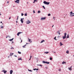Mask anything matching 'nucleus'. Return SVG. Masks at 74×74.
Instances as JSON below:
<instances>
[{"label": "nucleus", "instance_id": "nucleus-34", "mask_svg": "<svg viewBox=\"0 0 74 74\" xmlns=\"http://www.w3.org/2000/svg\"><path fill=\"white\" fill-rule=\"evenodd\" d=\"M59 71H61V69H59Z\"/></svg>", "mask_w": 74, "mask_h": 74}, {"label": "nucleus", "instance_id": "nucleus-46", "mask_svg": "<svg viewBox=\"0 0 74 74\" xmlns=\"http://www.w3.org/2000/svg\"><path fill=\"white\" fill-rule=\"evenodd\" d=\"M11 49H14V48H13V47H12L11 48Z\"/></svg>", "mask_w": 74, "mask_h": 74}, {"label": "nucleus", "instance_id": "nucleus-29", "mask_svg": "<svg viewBox=\"0 0 74 74\" xmlns=\"http://www.w3.org/2000/svg\"><path fill=\"white\" fill-rule=\"evenodd\" d=\"M36 0H34V1L33 2V3H34L36 2Z\"/></svg>", "mask_w": 74, "mask_h": 74}, {"label": "nucleus", "instance_id": "nucleus-9", "mask_svg": "<svg viewBox=\"0 0 74 74\" xmlns=\"http://www.w3.org/2000/svg\"><path fill=\"white\" fill-rule=\"evenodd\" d=\"M72 68V66H71L70 68H69L68 69H69V70H71V71L72 69H71Z\"/></svg>", "mask_w": 74, "mask_h": 74}, {"label": "nucleus", "instance_id": "nucleus-55", "mask_svg": "<svg viewBox=\"0 0 74 74\" xmlns=\"http://www.w3.org/2000/svg\"><path fill=\"white\" fill-rule=\"evenodd\" d=\"M1 15V13H0V15Z\"/></svg>", "mask_w": 74, "mask_h": 74}, {"label": "nucleus", "instance_id": "nucleus-21", "mask_svg": "<svg viewBox=\"0 0 74 74\" xmlns=\"http://www.w3.org/2000/svg\"><path fill=\"white\" fill-rule=\"evenodd\" d=\"M66 53H69V51L67 50L66 51Z\"/></svg>", "mask_w": 74, "mask_h": 74}, {"label": "nucleus", "instance_id": "nucleus-45", "mask_svg": "<svg viewBox=\"0 0 74 74\" xmlns=\"http://www.w3.org/2000/svg\"><path fill=\"white\" fill-rule=\"evenodd\" d=\"M33 12L34 13H35V11L34 10H33Z\"/></svg>", "mask_w": 74, "mask_h": 74}, {"label": "nucleus", "instance_id": "nucleus-31", "mask_svg": "<svg viewBox=\"0 0 74 74\" xmlns=\"http://www.w3.org/2000/svg\"><path fill=\"white\" fill-rule=\"evenodd\" d=\"M48 16H51V14H48Z\"/></svg>", "mask_w": 74, "mask_h": 74}, {"label": "nucleus", "instance_id": "nucleus-6", "mask_svg": "<svg viewBox=\"0 0 74 74\" xmlns=\"http://www.w3.org/2000/svg\"><path fill=\"white\" fill-rule=\"evenodd\" d=\"M15 2L16 3H18L19 4V0H16V1H15Z\"/></svg>", "mask_w": 74, "mask_h": 74}, {"label": "nucleus", "instance_id": "nucleus-50", "mask_svg": "<svg viewBox=\"0 0 74 74\" xmlns=\"http://www.w3.org/2000/svg\"><path fill=\"white\" fill-rule=\"evenodd\" d=\"M53 26H54V25H53V26H52V27H53Z\"/></svg>", "mask_w": 74, "mask_h": 74}, {"label": "nucleus", "instance_id": "nucleus-19", "mask_svg": "<svg viewBox=\"0 0 74 74\" xmlns=\"http://www.w3.org/2000/svg\"><path fill=\"white\" fill-rule=\"evenodd\" d=\"M64 63H65V64L66 63V62H64V61L62 62V64H64Z\"/></svg>", "mask_w": 74, "mask_h": 74}, {"label": "nucleus", "instance_id": "nucleus-49", "mask_svg": "<svg viewBox=\"0 0 74 74\" xmlns=\"http://www.w3.org/2000/svg\"><path fill=\"white\" fill-rule=\"evenodd\" d=\"M38 70V69H36V70Z\"/></svg>", "mask_w": 74, "mask_h": 74}, {"label": "nucleus", "instance_id": "nucleus-7", "mask_svg": "<svg viewBox=\"0 0 74 74\" xmlns=\"http://www.w3.org/2000/svg\"><path fill=\"white\" fill-rule=\"evenodd\" d=\"M22 33V32H18L17 34V36H19V34H21V33Z\"/></svg>", "mask_w": 74, "mask_h": 74}, {"label": "nucleus", "instance_id": "nucleus-26", "mask_svg": "<svg viewBox=\"0 0 74 74\" xmlns=\"http://www.w3.org/2000/svg\"><path fill=\"white\" fill-rule=\"evenodd\" d=\"M18 53H19V54H21V52L18 51Z\"/></svg>", "mask_w": 74, "mask_h": 74}, {"label": "nucleus", "instance_id": "nucleus-52", "mask_svg": "<svg viewBox=\"0 0 74 74\" xmlns=\"http://www.w3.org/2000/svg\"><path fill=\"white\" fill-rule=\"evenodd\" d=\"M37 66H40V65H39V64H38V65H37Z\"/></svg>", "mask_w": 74, "mask_h": 74}, {"label": "nucleus", "instance_id": "nucleus-18", "mask_svg": "<svg viewBox=\"0 0 74 74\" xmlns=\"http://www.w3.org/2000/svg\"><path fill=\"white\" fill-rule=\"evenodd\" d=\"M26 46V45H25L24 46H23V48H25V47Z\"/></svg>", "mask_w": 74, "mask_h": 74}, {"label": "nucleus", "instance_id": "nucleus-30", "mask_svg": "<svg viewBox=\"0 0 74 74\" xmlns=\"http://www.w3.org/2000/svg\"><path fill=\"white\" fill-rule=\"evenodd\" d=\"M28 71H31V72H32V70H29V69H28Z\"/></svg>", "mask_w": 74, "mask_h": 74}, {"label": "nucleus", "instance_id": "nucleus-20", "mask_svg": "<svg viewBox=\"0 0 74 74\" xmlns=\"http://www.w3.org/2000/svg\"><path fill=\"white\" fill-rule=\"evenodd\" d=\"M48 53H49V52H45V53H46V54H47Z\"/></svg>", "mask_w": 74, "mask_h": 74}, {"label": "nucleus", "instance_id": "nucleus-37", "mask_svg": "<svg viewBox=\"0 0 74 74\" xmlns=\"http://www.w3.org/2000/svg\"><path fill=\"white\" fill-rule=\"evenodd\" d=\"M53 19L54 20H55V17H53Z\"/></svg>", "mask_w": 74, "mask_h": 74}, {"label": "nucleus", "instance_id": "nucleus-27", "mask_svg": "<svg viewBox=\"0 0 74 74\" xmlns=\"http://www.w3.org/2000/svg\"><path fill=\"white\" fill-rule=\"evenodd\" d=\"M40 12H41L40 11H38V13H40Z\"/></svg>", "mask_w": 74, "mask_h": 74}, {"label": "nucleus", "instance_id": "nucleus-56", "mask_svg": "<svg viewBox=\"0 0 74 74\" xmlns=\"http://www.w3.org/2000/svg\"><path fill=\"white\" fill-rule=\"evenodd\" d=\"M14 43V42H12V43Z\"/></svg>", "mask_w": 74, "mask_h": 74}, {"label": "nucleus", "instance_id": "nucleus-39", "mask_svg": "<svg viewBox=\"0 0 74 74\" xmlns=\"http://www.w3.org/2000/svg\"><path fill=\"white\" fill-rule=\"evenodd\" d=\"M7 4H8V3H9V1H7Z\"/></svg>", "mask_w": 74, "mask_h": 74}, {"label": "nucleus", "instance_id": "nucleus-14", "mask_svg": "<svg viewBox=\"0 0 74 74\" xmlns=\"http://www.w3.org/2000/svg\"><path fill=\"white\" fill-rule=\"evenodd\" d=\"M60 46H62V45H63V44L62 43V42H60Z\"/></svg>", "mask_w": 74, "mask_h": 74}, {"label": "nucleus", "instance_id": "nucleus-1", "mask_svg": "<svg viewBox=\"0 0 74 74\" xmlns=\"http://www.w3.org/2000/svg\"><path fill=\"white\" fill-rule=\"evenodd\" d=\"M66 35H67V33H65L64 34V36H62V38L63 39H65V38H66Z\"/></svg>", "mask_w": 74, "mask_h": 74}, {"label": "nucleus", "instance_id": "nucleus-15", "mask_svg": "<svg viewBox=\"0 0 74 74\" xmlns=\"http://www.w3.org/2000/svg\"><path fill=\"white\" fill-rule=\"evenodd\" d=\"M45 40H42V41L40 42V43H42L43 42H45Z\"/></svg>", "mask_w": 74, "mask_h": 74}, {"label": "nucleus", "instance_id": "nucleus-33", "mask_svg": "<svg viewBox=\"0 0 74 74\" xmlns=\"http://www.w3.org/2000/svg\"><path fill=\"white\" fill-rule=\"evenodd\" d=\"M70 15L71 16L73 17V15H72V14H71Z\"/></svg>", "mask_w": 74, "mask_h": 74}, {"label": "nucleus", "instance_id": "nucleus-48", "mask_svg": "<svg viewBox=\"0 0 74 74\" xmlns=\"http://www.w3.org/2000/svg\"><path fill=\"white\" fill-rule=\"evenodd\" d=\"M32 56H31L30 57V58H32Z\"/></svg>", "mask_w": 74, "mask_h": 74}, {"label": "nucleus", "instance_id": "nucleus-42", "mask_svg": "<svg viewBox=\"0 0 74 74\" xmlns=\"http://www.w3.org/2000/svg\"><path fill=\"white\" fill-rule=\"evenodd\" d=\"M59 33V31H57V33Z\"/></svg>", "mask_w": 74, "mask_h": 74}, {"label": "nucleus", "instance_id": "nucleus-16", "mask_svg": "<svg viewBox=\"0 0 74 74\" xmlns=\"http://www.w3.org/2000/svg\"><path fill=\"white\" fill-rule=\"evenodd\" d=\"M69 38V34H68L67 37H66V38Z\"/></svg>", "mask_w": 74, "mask_h": 74}, {"label": "nucleus", "instance_id": "nucleus-22", "mask_svg": "<svg viewBox=\"0 0 74 74\" xmlns=\"http://www.w3.org/2000/svg\"><path fill=\"white\" fill-rule=\"evenodd\" d=\"M14 54V53H10V56H12V55H13Z\"/></svg>", "mask_w": 74, "mask_h": 74}, {"label": "nucleus", "instance_id": "nucleus-28", "mask_svg": "<svg viewBox=\"0 0 74 74\" xmlns=\"http://www.w3.org/2000/svg\"><path fill=\"white\" fill-rule=\"evenodd\" d=\"M42 7L43 8H44V9H45V7H44V6H42Z\"/></svg>", "mask_w": 74, "mask_h": 74}, {"label": "nucleus", "instance_id": "nucleus-61", "mask_svg": "<svg viewBox=\"0 0 74 74\" xmlns=\"http://www.w3.org/2000/svg\"><path fill=\"white\" fill-rule=\"evenodd\" d=\"M26 44H28V43H26Z\"/></svg>", "mask_w": 74, "mask_h": 74}, {"label": "nucleus", "instance_id": "nucleus-8", "mask_svg": "<svg viewBox=\"0 0 74 74\" xmlns=\"http://www.w3.org/2000/svg\"><path fill=\"white\" fill-rule=\"evenodd\" d=\"M2 72H4V73H7V71H5V70H3L2 71Z\"/></svg>", "mask_w": 74, "mask_h": 74}, {"label": "nucleus", "instance_id": "nucleus-10", "mask_svg": "<svg viewBox=\"0 0 74 74\" xmlns=\"http://www.w3.org/2000/svg\"><path fill=\"white\" fill-rule=\"evenodd\" d=\"M12 73H13V71L12 70H11L10 71V74H12Z\"/></svg>", "mask_w": 74, "mask_h": 74}, {"label": "nucleus", "instance_id": "nucleus-64", "mask_svg": "<svg viewBox=\"0 0 74 74\" xmlns=\"http://www.w3.org/2000/svg\"><path fill=\"white\" fill-rule=\"evenodd\" d=\"M73 14H74V13H73Z\"/></svg>", "mask_w": 74, "mask_h": 74}, {"label": "nucleus", "instance_id": "nucleus-3", "mask_svg": "<svg viewBox=\"0 0 74 74\" xmlns=\"http://www.w3.org/2000/svg\"><path fill=\"white\" fill-rule=\"evenodd\" d=\"M43 63H47V64H49V62H47V61H42Z\"/></svg>", "mask_w": 74, "mask_h": 74}, {"label": "nucleus", "instance_id": "nucleus-23", "mask_svg": "<svg viewBox=\"0 0 74 74\" xmlns=\"http://www.w3.org/2000/svg\"><path fill=\"white\" fill-rule=\"evenodd\" d=\"M70 13L71 14V15L73 14V12L71 11V12H70Z\"/></svg>", "mask_w": 74, "mask_h": 74}, {"label": "nucleus", "instance_id": "nucleus-54", "mask_svg": "<svg viewBox=\"0 0 74 74\" xmlns=\"http://www.w3.org/2000/svg\"><path fill=\"white\" fill-rule=\"evenodd\" d=\"M15 56V57H17V56Z\"/></svg>", "mask_w": 74, "mask_h": 74}, {"label": "nucleus", "instance_id": "nucleus-63", "mask_svg": "<svg viewBox=\"0 0 74 74\" xmlns=\"http://www.w3.org/2000/svg\"><path fill=\"white\" fill-rule=\"evenodd\" d=\"M18 18H17V20H18Z\"/></svg>", "mask_w": 74, "mask_h": 74}, {"label": "nucleus", "instance_id": "nucleus-44", "mask_svg": "<svg viewBox=\"0 0 74 74\" xmlns=\"http://www.w3.org/2000/svg\"><path fill=\"white\" fill-rule=\"evenodd\" d=\"M39 66H40L41 67H42V65H41L40 64L39 65Z\"/></svg>", "mask_w": 74, "mask_h": 74}, {"label": "nucleus", "instance_id": "nucleus-51", "mask_svg": "<svg viewBox=\"0 0 74 74\" xmlns=\"http://www.w3.org/2000/svg\"><path fill=\"white\" fill-rule=\"evenodd\" d=\"M31 58H30L29 59V60H31Z\"/></svg>", "mask_w": 74, "mask_h": 74}, {"label": "nucleus", "instance_id": "nucleus-53", "mask_svg": "<svg viewBox=\"0 0 74 74\" xmlns=\"http://www.w3.org/2000/svg\"><path fill=\"white\" fill-rule=\"evenodd\" d=\"M1 23H2V21L1 22Z\"/></svg>", "mask_w": 74, "mask_h": 74}, {"label": "nucleus", "instance_id": "nucleus-38", "mask_svg": "<svg viewBox=\"0 0 74 74\" xmlns=\"http://www.w3.org/2000/svg\"><path fill=\"white\" fill-rule=\"evenodd\" d=\"M20 39L21 40V43H22V39Z\"/></svg>", "mask_w": 74, "mask_h": 74}, {"label": "nucleus", "instance_id": "nucleus-24", "mask_svg": "<svg viewBox=\"0 0 74 74\" xmlns=\"http://www.w3.org/2000/svg\"><path fill=\"white\" fill-rule=\"evenodd\" d=\"M50 60H52V57H50Z\"/></svg>", "mask_w": 74, "mask_h": 74}, {"label": "nucleus", "instance_id": "nucleus-11", "mask_svg": "<svg viewBox=\"0 0 74 74\" xmlns=\"http://www.w3.org/2000/svg\"><path fill=\"white\" fill-rule=\"evenodd\" d=\"M28 40L29 42H32V41H31V39H29V38H28Z\"/></svg>", "mask_w": 74, "mask_h": 74}, {"label": "nucleus", "instance_id": "nucleus-13", "mask_svg": "<svg viewBox=\"0 0 74 74\" xmlns=\"http://www.w3.org/2000/svg\"><path fill=\"white\" fill-rule=\"evenodd\" d=\"M14 39V38H13L11 39H10L9 40V41H12V40H13Z\"/></svg>", "mask_w": 74, "mask_h": 74}, {"label": "nucleus", "instance_id": "nucleus-57", "mask_svg": "<svg viewBox=\"0 0 74 74\" xmlns=\"http://www.w3.org/2000/svg\"><path fill=\"white\" fill-rule=\"evenodd\" d=\"M16 23H18V21H16Z\"/></svg>", "mask_w": 74, "mask_h": 74}, {"label": "nucleus", "instance_id": "nucleus-40", "mask_svg": "<svg viewBox=\"0 0 74 74\" xmlns=\"http://www.w3.org/2000/svg\"><path fill=\"white\" fill-rule=\"evenodd\" d=\"M37 70V69H34V70Z\"/></svg>", "mask_w": 74, "mask_h": 74}, {"label": "nucleus", "instance_id": "nucleus-36", "mask_svg": "<svg viewBox=\"0 0 74 74\" xmlns=\"http://www.w3.org/2000/svg\"><path fill=\"white\" fill-rule=\"evenodd\" d=\"M3 26L2 25L1 27V29H3Z\"/></svg>", "mask_w": 74, "mask_h": 74}, {"label": "nucleus", "instance_id": "nucleus-59", "mask_svg": "<svg viewBox=\"0 0 74 74\" xmlns=\"http://www.w3.org/2000/svg\"><path fill=\"white\" fill-rule=\"evenodd\" d=\"M36 1H37V0H36Z\"/></svg>", "mask_w": 74, "mask_h": 74}, {"label": "nucleus", "instance_id": "nucleus-5", "mask_svg": "<svg viewBox=\"0 0 74 74\" xmlns=\"http://www.w3.org/2000/svg\"><path fill=\"white\" fill-rule=\"evenodd\" d=\"M26 22L27 24H29V23H31V22L29 20H28L27 21H26Z\"/></svg>", "mask_w": 74, "mask_h": 74}, {"label": "nucleus", "instance_id": "nucleus-2", "mask_svg": "<svg viewBox=\"0 0 74 74\" xmlns=\"http://www.w3.org/2000/svg\"><path fill=\"white\" fill-rule=\"evenodd\" d=\"M43 3L45 4H46L47 5H48L49 4V3H50V2H48L46 1H44L43 2Z\"/></svg>", "mask_w": 74, "mask_h": 74}, {"label": "nucleus", "instance_id": "nucleus-35", "mask_svg": "<svg viewBox=\"0 0 74 74\" xmlns=\"http://www.w3.org/2000/svg\"><path fill=\"white\" fill-rule=\"evenodd\" d=\"M54 39V40H56V36L55 37Z\"/></svg>", "mask_w": 74, "mask_h": 74}, {"label": "nucleus", "instance_id": "nucleus-60", "mask_svg": "<svg viewBox=\"0 0 74 74\" xmlns=\"http://www.w3.org/2000/svg\"><path fill=\"white\" fill-rule=\"evenodd\" d=\"M45 68H46V69H48V68H47V67H46Z\"/></svg>", "mask_w": 74, "mask_h": 74}, {"label": "nucleus", "instance_id": "nucleus-58", "mask_svg": "<svg viewBox=\"0 0 74 74\" xmlns=\"http://www.w3.org/2000/svg\"><path fill=\"white\" fill-rule=\"evenodd\" d=\"M19 18V16H18L17 17V18Z\"/></svg>", "mask_w": 74, "mask_h": 74}, {"label": "nucleus", "instance_id": "nucleus-25", "mask_svg": "<svg viewBox=\"0 0 74 74\" xmlns=\"http://www.w3.org/2000/svg\"><path fill=\"white\" fill-rule=\"evenodd\" d=\"M25 16H27V13H26L25 14H24Z\"/></svg>", "mask_w": 74, "mask_h": 74}, {"label": "nucleus", "instance_id": "nucleus-4", "mask_svg": "<svg viewBox=\"0 0 74 74\" xmlns=\"http://www.w3.org/2000/svg\"><path fill=\"white\" fill-rule=\"evenodd\" d=\"M23 20H24V18H21V23H23Z\"/></svg>", "mask_w": 74, "mask_h": 74}, {"label": "nucleus", "instance_id": "nucleus-41", "mask_svg": "<svg viewBox=\"0 0 74 74\" xmlns=\"http://www.w3.org/2000/svg\"><path fill=\"white\" fill-rule=\"evenodd\" d=\"M58 34L59 35H60V32H59V33H58Z\"/></svg>", "mask_w": 74, "mask_h": 74}, {"label": "nucleus", "instance_id": "nucleus-32", "mask_svg": "<svg viewBox=\"0 0 74 74\" xmlns=\"http://www.w3.org/2000/svg\"><path fill=\"white\" fill-rule=\"evenodd\" d=\"M23 15H24V14L22 13H21V16H23Z\"/></svg>", "mask_w": 74, "mask_h": 74}, {"label": "nucleus", "instance_id": "nucleus-43", "mask_svg": "<svg viewBox=\"0 0 74 74\" xmlns=\"http://www.w3.org/2000/svg\"><path fill=\"white\" fill-rule=\"evenodd\" d=\"M60 36H58V38H59V37H60Z\"/></svg>", "mask_w": 74, "mask_h": 74}, {"label": "nucleus", "instance_id": "nucleus-12", "mask_svg": "<svg viewBox=\"0 0 74 74\" xmlns=\"http://www.w3.org/2000/svg\"><path fill=\"white\" fill-rule=\"evenodd\" d=\"M46 19V17H42L41 18V19L42 20L43 19Z\"/></svg>", "mask_w": 74, "mask_h": 74}, {"label": "nucleus", "instance_id": "nucleus-62", "mask_svg": "<svg viewBox=\"0 0 74 74\" xmlns=\"http://www.w3.org/2000/svg\"><path fill=\"white\" fill-rule=\"evenodd\" d=\"M73 15L74 16V15Z\"/></svg>", "mask_w": 74, "mask_h": 74}, {"label": "nucleus", "instance_id": "nucleus-17", "mask_svg": "<svg viewBox=\"0 0 74 74\" xmlns=\"http://www.w3.org/2000/svg\"><path fill=\"white\" fill-rule=\"evenodd\" d=\"M22 60V58H18V60Z\"/></svg>", "mask_w": 74, "mask_h": 74}, {"label": "nucleus", "instance_id": "nucleus-47", "mask_svg": "<svg viewBox=\"0 0 74 74\" xmlns=\"http://www.w3.org/2000/svg\"><path fill=\"white\" fill-rule=\"evenodd\" d=\"M11 19V17H10L9 18V19Z\"/></svg>", "mask_w": 74, "mask_h": 74}]
</instances>
